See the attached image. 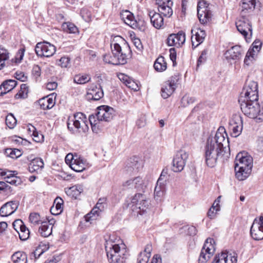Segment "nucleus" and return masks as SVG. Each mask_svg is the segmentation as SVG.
I'll return each instance as SVG.
<instances>
[{
	"label": "nucleus",
	"instance_id": "50",
	"mask_svg": "<svg viewBox=\"0 0 263 263\" xmlns=\"http://www.w3.org/2000/svg\"><path fill=\"white\" fill-rule=\"evenodd\" d=\"M180 75L179 73H176L171 77L170 79L166 82L167 84L171 85V86L176 88L177 84L180 79Z\"/></svg>",
	"mask_w": 263,
	"mask_h": 263
},
{
	"label": "nucleus",
	"instance_id": "34",
	"mask_svg": "<svg viewBox=\"0 0 263 263\" xmlns=\"http://www.w3.org/2000/svg\"><path fill=\"white\" fill-rule=\"evenodd\" d=\"M175 89L176 88L171 86V85L165 82L161 88V96L164 99H167L173 94Z\"/></svg>",
	"mask_w": 263,
	"mask_h": 263
},
{
	"label": "nucleus",
	"instance_id": "9",
	"mask_svg": "<svg viewBox=\"0 0 263 263\" xmlns=\"http://www.w3.org/2000/svg\"><path fill=\"white\" fill-rule=\"evenodd\" d=\"M189 154L184 150L178 151L174 156L172 162V170L174 172H181L185 165Z\"/></svg>",
	"mask_w": 263,
	"mask_h": 263
},
{
	"label": "nucleus",
	"instance_id": "20",
	"mask_svg": "<svg viewBox=\"0 0 263 263\" xmlns=\"http://www.w3.org/2000/svg\"><path fill=\"white\" fill-rule=\"evenodd\" d=\"M123 186L125 189H136L137 190H143L145 187L144 180L139 176L127 180L123 183Z\"/></svg>",
	"mask_w": 263,
	"mask_h": 263
},
{
	"label": "nucleus",
	"instance_id": "25",
	"mask_svg": "<svg viewBox=\"0 0 263 263\" xmlns=\"http://www.w3.org/2000/svg\"><path fill=\"white\" fill-rule=\"evenodd\" d=\"M250 234L252 237L256 240L263 239V227L260 226L259 223L254 221L251 229Z\"/></svg>",
	"mask_w": 263,
	"mask_h": 263
},
{
	"label": "nucleus",
	"instance_id": "45",
	"mask_svg": "<svg viewBox=\"0 0 263 263\" xmlns=\"http://www.w3.org/2000/svg\"><path fill=\"white\" fill-rule=\"evenodd\" d=\"M6 124L9 128H13L16 124V120L12 114L7 115L5 119Z\"/></svg>",
	"mask_w": 263,
	"mask_h": 263
},
{
	"label": "nucleus",
	"instance_id": "48",
	"mask_svg": "<svg viewBox=\"0 0 263 263\" xmlns=\"http://www.w3.org/2000/svg\"><path fill=\"white\" fill-rule=\"evenodd\" d=\"M251 50H248L244 60V64L247 66H250L255 60L254 53H251Z\"/></svg>",
	"mask_w": 263,
	"mask_h": 263
},
{
	"label": "nucleus",
	"instance_id": "14",
	"mask_svg": "<svg viewBox=\"0 0 263 263\" xmlns=\"http://www.w3.org/2000/svg\"><path fill=\"white\" fill-rule=\"evenodd\" d=\"M104 96V92L100 85L97 86L92 84L87 89L86 98L88 100L98 101Z\"/></svg>",
	"mask_w": 263,
	"mask_h": 263
},
{
	"label": "nucleus",
	"instance_id": "53",
	"mask_svg": "<svg viewBox=\"0 0 263 263\" xmlns=\"http://www.w3.org/2000/svg\"><path fill=\"white\" fill-rule=\"evenodd\" d=\"M82 17L86 22H89L91 20V14L90 11L87 8H83L80 12Z\"/></svg>",
	"mask_w": 263,
	"mask_h": 263
},
{
	"label": "nucleus",
	"instance_id": "57",
	"mask_svg": "<svg viewBox=\"0 0 263 263\" xmlns=\"http://www.w3.org/2000/svg\"><path fill=\"white\" fill-rule=\"evenodd\" d=\"M71 120L85 121V123H87L85 115L82 112H78L74 114L73 118L71 119Z\"/></svg>",
	"mask_w": 263,
	"mask_h": 263
},
{
	"label": "nucleus",
	"instance_id": "33",
	"mask_svg": "<svg viewBox=\"0 0 263 263\" xmlns=\"http://www.w3.org/2000/svg\"><path fill=\"white\" fill-rule=\"evenodd\" d=\"M11 258L14 263L27 262V254L23 252H16L12 255Z\"/></svg>",
	"mask_w": 263,
	"mask_h": 263
},
{
	"label": "nucleus",
	"instance_id": "3",
	"mask_svg": "<svg viewBox=\"0 0 263 263\" xmlns=\"http://www.w3.org/2000/svg\"><path fill=\"white\" fill-rule=\"evenodd\" d=\"M253 167V158L246 152L238 153L235 158L234 169L236 177L244 180L249 177Z\"/></svg>",
	"mask_w": 263,
	"mask_h": 263
},
{
	"label": "nucleus",
	"instance_id": "13",
	"mask_svg": "<svg viewBox=\"0 0 263 263\" xmlns=\"http://www.w3.org/2000/svg\"><path fill=\"white\" fill-rule=\"evenodd\" d=\"M237 256L235 252L226 251L217 255L212 263H237Z\"/></svg>",
	"mask_w": 263,
	"mask_h": 263
},
{
	"label": "nucleus",
	"instance_id": "58",
	"mask_svg": "<svg viewBox=\"0 0 263 263\" xmlns=\"http://www.w3.org/2000/svg\"><path fill=\"white\" fill-rule=\"evenodd\" d=\"M126 85L131 88L132 89L135 91H138L139 89V87L137 84H136L134 81L129 80H126L125 81Z\"/></svg>",
	"mask_w": 263,
	"mask_h": 263
},
{
	"label": "nucleus",
	"instance_id": "56",
	"mask_svg": "<svg viewBox=\"0 0 263 263\" xmlns=\"http://www.w3.org/2000/svg\"><path fill=\"white\" fill-rule=\"evenodd\" d=\"M32 128L33 130V134H32V135L33 136V140L36 142H41L44 138L43 135L39 134L34 126H32Z\"/></svg>",
	"mask_w": 263,
	"mask_h": 263
},
{
	"label": "nucleus",
	"instance_id": "42",
	"mask_svg": "<svg viewBox=\"0 0 263 263\" xmlns=\"http://www.w3.org/2000/svg\"><path fill=\"white\" fill-rule=\"evenodd\" d=\"M28 86L26 84H22L20 87V91L15 94L14 98L16 99L20 98H26L27 97L28 93Z\"/></svg>",
	"mask_w": 263,
	"mask_h": 263
},
{
	"label": "nucleus",
	"instance_id": "21",
	"mask_svg": "<svg viewBox=\"0 0 263 263\" xmlns=\"http://www.w3.org/2000/svg\"><path fill=\"white\" fill-rule=\"evenodd\" d=\"M120 16L125 23L132 28L136 29L138 27V24L135 20L133 14L128 10H123L121 12Z\"/></svg>",
	"mask_w": 263,
	"mask_h": 263
},
{
	"label": "nucleus",
	"instance_id": "27",
	"mask_svg": "<svg viewBox=\"0 0 263 263\" xmlns=\"http://www.w3.org/2000/svg\"><path fill=\"white\" fill-rule=\"evenodd\" d=\"M44 163L40 158H35L30 161L28 165V171L31 173H38L44 167Z\"/></svg>",
	"mask_w": 263,
	"mask_h": 263
},
{
	"label": "nucleus",
	"instance_id": "18",
	"mask_svg": "<svg viewBox=\"0 0 263 263\" xmlns=\"http://www.w3.org/2000/svg\"><path fill=\"white\" fill-rule=\"evenodd\" d=\"M141 165L136 157L130 158L126 162L124 170L127 174L132 175L137 173Z\"/></svg>",
	"mask_w": 263,
	"mask_h": 263
},
{
	"label": "nucleus",
	"instance_id": "26",
	"mask_svg": "<svg viewBox=\"0 0 263 263\" xmlns=\"http://www.w3.org/2000/svg\"><path fill=\"white\" fill-rule=\"evenodd\" d=\"M256 3V0H242L241 4L240 15L248 16L247 13L254 9Z\"/></svg>",
	"mask_w": 263,
	"mask_h": 263
},
{
	"label": "nucleus",
	"instance_id": "37",
	"mask_svg": "<svg viewBox=\"0 0 263 263\" xmlns=\"http://www.w3.org/2000/svg\"><path fill=\"white\" fill-rule=\"evenodd\" d=\"M173 5H163L158 7L159 13L163 14L164 16L171 17L173 14V10L172 6Z\"/></svg>",
	"mask_w": 263,
	"mask_h": 263
},
{
	"label": "nucleus",
	"instance_id": "41",
	"mask_svg": "<svg viewBox=\"0 0 263 263\" xmlns=\"http://www.w3.org/2000/svg\"><path fill=\"white\" fill-rule=\"evenodd\" d=\"M25 50V47L23 46L17 51L15 57L12 59L11 62L13 63H15V64L21 63L22 60H23Z\"/></svg>",
	"mask_w": 263,
	"mask_h": 263
},
{
	"label": "nucleus",
	"instance_id": "49",
	"mask_svg": "<svg viewBox=\"0 0 263 263\" xmlns=\"http://www.w3.org/2000/svg\"><path fill=\"white\" fill-rule=\"evenodd\" d=\"M18 234L20 239L25 241L29 238L30 232L26 226H23L20 230V232H18Z\"/></svg>",
	"mask_w": 263,
	"mask_h": 263
},
{
	"label": "nucleus",
	"instance_id": "61",
	"mask_svg": "<svg viewBox=\"0 0 263 263\" xmlns=\"http://www.w3.org/2000/svg\"><path fill=\"white\" fill-rule=\"evenodd\" d=\"M167 174L168 169L166 168H163L159 179H158L157 182L158 183H164Z\"/></svg>",
	"mask_w": 263,
	"mask_h": 263
},
{
	"label": "nucleus",
	"instance_id": "47",
	"mask_svg": "<svg viewBox=\"0 0 263 263\" xmlns=\"http://www.w3.org/2000/svg\"><path fill=\"white\" fill-rule=\"evenodd\" d=\"M5 180L6 182L16 186L21 183L20 179L14 175L7 176L5 177Z\"/></svg>",
	"mask_w": 263,
	"mask_h": 263
},
{
	"label": "nucleus",
	"instance_id": "5",
	"mask_svg": "<svg viewBox=\"0 0 263 263\" xmlns=\"http://www.w3.org/2000/svg\"><path fill=\"white\" fill-rule=\"evenodd\" d=\"M258 99L238 100L242 112L247 117L256 119L259 122L263 121V106L260 107Z\"/></svg>",
	"mask_w": 263,
	"mask_h": 263
},
{
	"label": "nucleus",
	"instance_id": "44",
	"mask_svg": "<svg viewBox=\"0 0 263 263\" xmlns=\"http://www.w3.org/2000/svg\"><path fill=\"white\" fill-rule=\"evenodd\" d=\"M49 95H47L38 100V104L41 109L45 110L49 108Z\"/></svg>",
	"mask_w": 263,
	"mask_h": 263
},
{
	"label": "nucleus",
	"instance_id": "23",
	"mask_svg": "<svg viewBox=\"0 0 263 263\" xmlns=\"http://www.w3.org/2000/svg\"><path fill=\"white\" fill-rule=\"evenodd\" d=\"M242 49L240 46L235 45L228 50L225 53V57L228 60H239L241 55Z\"/></svg>",
	"mask_w": 263,
	"mask_h": 263
},
{
	"label": "nucleus",
	"instance_id": "30",
	"mask_svg": "<svg viewBox=\"0 0 263 263\" xmlns=\"http://www.w3.org/2000/svg\"><path fill=\"white\" fill-rule=\"evenodd\" d=\"M45 43L49 44L47 42L38 43L35 46V51L38 56L48 58L49 57L48 46L45 45Z\"/></svg>",
	"mask_w": 263,
	"mask_h": 263
},
{
	"label": "nucleus",
	"instance_id": "51",
	"mask_svg": "<svg viewBox=\"0 0 263 263\" xmlns=\"http://www.w3.org/2000/svg\"><path fill=\"white\" fill-rule=\"evenodd\" d=\"M262 43L259 40H256L252 44V48H250L249 50H251V53H254L256 54L261 48Z\"/></svg>",
	"mask_w": 263,
	"mask_h": 263
},
{
	"label": "nucleus",
	"instance_id": "39",
	"mask_svg": "<svg viewBox=\"0 0 263 263\" xmlns=\"http://www.w3.org/2000/svg\"><path fill=\"white\" fill-rule=\"evenodd\" d=\"M164 183H158V182H157L154 190V196L155 198L157 200H160V198L163 196L164 194Z\"/></svg>",
	"mask_w": 263,
	"mask_h": 263
},
{
	"label": "nucleus",
	"instance_id": "40",
	"mask_svg": "<svg viewBox=\"0 0 263 263\" xmlns=\"http://www.w3.org/2000/svg\"><path fill=\"white\" fill-rule=\"evenodd\" d=\"M48 221H43L41 222V226L39 229V232L42 237H47L49 236V231H48L49 219L47 217Z\"/></svg>",
	"mask_w": 263,
	"mask_h": 263
},
{
	"label": "nucleus",
	"instance_id": "15",
	"mask_svg": "<svg viewBox=\"0 0 263 263\" xmlns=\"http://www.w3.org/2000/svg\"><path fill=\"white\" fill-rule=\"evenodd\" d=\"M136 198H139L142 201L136 207L139 209L138 213L142 215L148 209L149 202L147 199L146 196L144 194L141 193L136 194L130 199L131 203H137V199Z\"/></svg>",
	"mask_w": 263,
	"mask_h": 263
},
{
	"label": "nucleus",
	"instance_id": "43",
	"mask_svg": "<svg viewBox=\"0 0 263 263\" xmlns=\"http://www.w3.org/2000/svg\"><path fill=\"white\" fill-rule=\"evenodd\" d=\"M196 99L194 97L189 96V95H185L181 100V106L186 107L190 105L193 104Z\"/></svg>",
	"mask_w": 263,
	"mask_h": 263
},
{
	"label": "nucleus",
	"instance_id": "63",
	"mask_svg": "<svg viewBox=\"0 0 263 263\" xmlns=\"http://www.w3.org/2000/svg\"><path fill=\"white\" fill-rule=\"evenodd\" d=\"M13 227L15 231L18 232V230H21L22 227L25 226L23 221L21 219H16L13 222Z\"/></svg>",
	"mask_w": 263,
	"mask_h": 263
},
{
	"label": "nucleus",
	"instance_id": "46",
	"mask_svg": "<svg viewBox=\"0 0 263 263\" xmlns=\"http://www.w3.org/2000/svg\"><path fill=\"white\" fill-rule=\"evenodd\" d=\"M63 29L70 33H75L78 32V29L73 24L68 22L63 24Z\"/></svg>",
	"mask_w": 263,
	"mask_h": 263
},
{
	"label": "nucleus",
	"instance_id": "64",
	"mask_svg": "<svg viewBox=\"0 0 263 263\" xmlns=\"http://www.w3.org/2000/svg\"><path fill=\"white\" fill-rule=\"evenodd\" d=\"M15 78L22 82H25L27 79V77L23 72L17 71L15 73Z\"/></svg>",
	"mask_w": 263,
	"mask_h": 263
},
{
	"label": "nucleus",
	"instance_id": "36",
	"mask_svg": "<svg viewBox=\"0 0 263 263\" xmlns=\"http://www.w3.org/2000/svg\"><path fill=\"white\" fill-rule=\"evenodd\" d=\"M154 67L157 71H164L167 67V64L163 57H159L155 62Z\"/></svg>",
	"mask_w": 263,
	"mask_h": 263
},
{
	"label": "nucleus",
	"instance_id": "6",
	"mask_svg": "<svg viewBox=\"0 0 263 263\" xmlns=\"http://www.w3.org/2000/svg\"><path fill=\"white\" fill-rule=\"evenodd\" d=\"M258 99V84L254 81L247 80L240 93L238 100Z\"/></svg>",
	"mask_w": 263,
	"mask_h": 263
},
{
	"label": "nucleus",
	"instance_id": "60",
	"mask_svg": "<svg viewBox=\"0 0 263 263\" xmlns=\"http://www.w3.org/2000/svg\"><path fill=\"white\" fill-rule=\"evenodd\" d=\"M106 198H101L98 200L96 206L98 210L102 211L104 209V205L106 204Z\"/></svg>",
	"mask_w": 263,
	"mask_h": 263
},
{
	"label": "nucleus",
	"instance_id": "1",
	"mask_svg": "<svg viewBox=\"0 0 263 263\" xmlns=\"http://www.w3.org/2000/svg\"><path fill=\"white\" fill-rule=\"evenodd\" d=\"M230 156L229 141L224 127L217 129L215 136H210L207 139L205 147L204 158L206 165L214 167L218 162H223Z\"/></svg>",
	"mask_w": 263,
	"mask_h": 263
},
{
	"label": "nucleus",
	"instance_id": "4",
	"mask_svg": "<svg viewBox=\"0 0 263 263\" xmlns=\"http://www.w3.org/2000/svg\"><path fill=\"white\" fill-rule=\"evenodd\" d=\"M107 256L110 263H124L129 254L125 245L111 244L105 246Z\"/></svg>",
	"mask_w": 263,
	"mask_h": 263
},
{
	"label": "nucleus",
	"instance_id": "28",
	"mask_svg": "<svg viewBox=\"0 0 263 263\" xmlns=\"http://www.w3.org/2000/svg\"><path fill=\"white\" fill-rule=\"evenodd\" d=\"M17 84V81L13 80H7L0 85V96H3L12 90Z\"/></svg>",
	"mask_w": 263,
	"mask_h": 263
},
{
	"label": "nucleus",
	"instance_id": "29",
	"mask_svg": "<svg viewBox=\"0 0 263 263\" xmlns=\"http://www.w3.org/2000/svg\"><path fill=\"white\" fill-rule=\"evenodd\" d=\"M49 249V243H43L41 242L37 246L36 249L30 254V258L31 259L34 258V260L39 258L44 252H46Z\"/></svg>",
	"mask_w": 263,
	"mask_h": 263
},
{
	"label": "nucleus",
	"instance_id": "54",
	"mask_svg": "<svg viewBox=\"0 0 263 263\" xmlns=\"http://www.w3.org/2000/svg\"><path fill=\"white\" fill-rule=\"evenodd\" d=\"M29 219L32 224L36 225L40 221V216L38 213H32L30 214Z\"/></svg>",
	"mask_w": 263,
	"mask_h": 263
},
{
	"label": "nucleus",
	"instance_id": "11",
	"mask_svg": "<svg viewBox=\"0 0 263 263\" xmlns=\"http://www.w3.org/2000/svg\"><path fill=\"white\" fill-rule=\"evenodd\" d=\"M213 243H214L213 239L211 238L206 239L199 257V261L200 263L206 262L213 255L215 250Z\"/></svg>",
	"mask_w": 263,
	"mask_h": 263
},
{
	"label": "nucleus",
	"instance_id": "17",
	"mask_svg": "<svg viewBox=\"0 0 263 263\" xmlns=\"http://www.w3.org/2000/svg\"><path fill=\"white\" fill-rule=\"evenodd\" d=\"M19 202L11 201L2 205L0 209V216L7 217L12 214L18 208Z\"/></svg>",
	"mask_w": 263,
	"mask_h": 263
},
{
	"label": "nucleus",
	"instance_id": "22",
	"mask_svg": "<svg viewBox=\"0 0 263 263\" xmlns=\"http://www.w3.org/2000/svg\"><path fill=\"white\" fill-rule=\"evenodd\" d=\"M191 32L192 46L196 47L203 42L206 36L205 32L201 29H197V31L192 30Z\"/></svg>",
	"mask_w": 263,
	"mask_h": 263
},
{
	"label": "nucleus",
	"instance_id": "52",
	"mask_svg": "<svg viewBox=\"0 0 263 263\" xmlns=\"http://www.w3.org/2000/svg\"><path fill=\"white\" fill-rule=\"evenodd\" d=\"M8 152L9 157L13 159H16L22 155L21 151L18 149H7L6 153H8Z\"/></svg>",
	"mask_w": 263,
	"mask_h": 263
},
{
	"label": "nucleus",
	"instance_id": "7",
	"mask_svg": "<svg viewBox=\"0 0 263 263\" xmlns=\"http://www.w3.org/2000/svg\"><path fill=\"white\" fill-rule=\"evenodd\" d=\"M237 30L244 36L247 41L252 35V26L249 16L240 15L235 23Z\"/></svg>",
	"mask_w": 263,
	"mask_h": 263
},
{
	"label": "nucleus",
	"instance_id": "35",
	"mask_svg": "<svg viewBox=\"0 0 263 263\" xmlns=\"http://www.w3.org/2000/svg\"><path fill=\"white\" fill-rule=\"evenodd\" d=\"M9 54L7 49L0 46V70L5 66V61L9 59Z\"/></svg>",
	"mask_w": 263,
	"mask_h": 263
},
{
	"label": "nucleus",
	"instance_id": "19",
	"mask_svg": "<svg viewBox=\"0 0 263 263\" xmlns=\"http://www.w3.org/2000/svg\"><path fill=\"white\" fill-rule=\"evenodd\" d=\"M230 124V128L232 130V136L234 137H238L242 130V118L239 116H235Z\"/></svg>",
	"mask_w": 263,
	"mask_h": 263
},
{
	"label": "nucleus",
	"instance_id": "2",
	"mask_svg": "<svg viewBox=\"0 0 263 263\" xmlns=\"http://www.w3.org/2000/svg\"><path fill=\"white\" fill-rule=\"evenodd\" d=\"M112 55L105 54L104 61L112 65L124 64L127 60L131 57L132 51L128 44L121 36L117 35L112 38L110 43Z\"/></svg>",
	"mask_w": 263,
	"mask_h": 263
},
{
	"label": "nucleus",
	"instance_id": "38",
	"mask_svg": "<svg viewBox=\"0 0 263 263\" xmlns=\"http://www.w3.org/2000/svg\"><path fill=\"white\" fill-rule=\"evenodd\" d=\"M91 81V77L89 74H77L73 78L74 83L78 84H84Z\"/></svg>",
	"mask_w": 263,
	"mask_h": 263
},
{
	"label": "nucleus",
	"instance_id": "32",
	"mask_svg": "<svg viewBox=\"0 0 263 263\" xmlns=\"http://www.w3.org/2000/svg\"><path fill=\"white\" fill-rule=\"evenodd\" d=\"M86 166V160L83 158L79 157L76 158L71 168L75 172H81L85 169Z\"/></svg>",
	"mask_w": 263,
	"mask_h": 263
},
{
	"label": "nucleus",
	"instance_id": "10",
	"mask_svg": "<svg viewBox=\"0 0 263 263\" xmlns=\"http://www.w3.org/2000/svg\"><path fill=\"white\" fill-rule=\"evenodd\" d=\"M97 113L98 121L110 122L116 115L115 109L107 105H102L97 108Z\"/></svg>",
	"mask_w": 263,
	"mask_h": 263
},
{
	"label": "nucleus",
	"instance_id": "8",
	"mask_svg": "<svg viewBox=\"0 0 263 263\" xmlns=\"http://www.w3.org/2000/svg\"><path fill=\"white\" fill-rule=\"evenodd\" d=\"M209 4L205 1L202 0L198 2L197 5V15L200 22L205 24L211 21L212 13L209 10Z\"/></svg>",
	"mask_w": 263,
	"mask_h": 263
},
{
	"label": "nucleus",
	"instance_id": "62",
	"mask_svg": "<svg viewBox=\"0 0 263 263\" xmlns=\"http://www.w3.org/2000/svg\"><path fill=\"white\" fill-rule=\"evenodd\" d=\"M206 54L207 51L205 50H204L201 52V54L197 60V67H199L200 65L205 62L206 59Z\"/></svg>",
	"mask_w": 263,
	"mask_h": 263
},
{
	"label": "nucleus",
	"instance_id": "12",
	"mask_svg": "<svg viewBox=\"0 0 263 263\" xmlns=\"http://www.w3.org/2000/svg\"><path fill=\"white\" fill-rule=\"evenodd\" d=\"M67 124L68 129L73 133H86L89 129L88 124L85 121L72 120L70 118H68Z\"/></svg>",
	"mask_w": 263,
	"mask_h": 263
},
{
	"label": "nucleus",
	"instance_id": "24",
	"mask_svg": "<svg viewBox=\"0 0 263 263\" xmlns=\"http://www.w3.org/2000/svg\"><path fill=\"white\" fill-rule=\"evenodd\" d=\"M148 15L150 17L151 22L155 28L160 29L163 26L164 20L160 13L150 11Z\"/></svg>",
	"mask_w": 263,
	"mask_h": 263
},
{
	"label": "nucleus",
	"instance_id": "16",
	"mask_svg": "<svg viewBox=\"0 0 263 263\" xmlns=\"http://www.w3.org/2000/svg\"><path fill=\"white\" fill-rule=\"evenodd\" d=\"M185 41V33L183 31H179L177 34H171L167 39V44L169 46L180 47Z\"/></svg>",
	"mask_w": 263,
	"mask_h": 263
},
{
	"label": "nucleus",
	"instance_id": "55",
	"mask_svg": "<svg viewBox=\"0 0 263 263\" xmlns=\"http://www.w3.org/2000/svg\"><path fill=\"white\" fill-rule=\"evenodd\" d=\"M70 59L68 57H62L58 62V64L62 68H67L70 65Z\"/></svg>",
	"mask_w": 263,
	"mask_h": 263
},
{
	"label": "nucleus",
	"instance_id": "59",
	"mask_svg": "<svg viewBox=\"0 0 263 263\" xmlns=\"http://www.w3.org/2000/svg\"><path fill=\"white\" fill-rule=\"evenodd\" d=\"M149 256L140 252L137 259V263H147Z\"/></svg>",
	"mask_w": 263,
	"mask_h": 263
},
{
	"label": "nucleus",
	"instance_id": "31",
	"mask_svg": "<svg viewBox=\"0 0 263 263\" xmlns=\"http://www.w3.org/2000/svg\"><path fill=\"white\" fill-rule=\"evenodd\" d=\"M63 200L60 197H57L53 205L50 207V214L54 215L60 214L63 211Z\"/></svg>",
	"mask_w": 263,
	"mask_h": 263
}]
</instances>
